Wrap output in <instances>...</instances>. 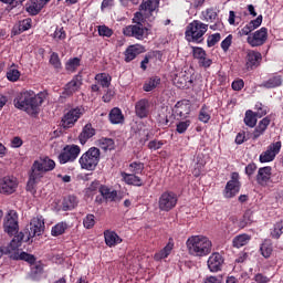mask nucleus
Returning a JSON list of instances; mask_svg holds the SVG:
<instances>
[{
  "label": "nucleus",
  "mask_w": 283,
  "mask_h": 283,
  "mask_svg": "<svg viewBox=\"0 0 283 283\" xmlns=\"http://www.w3.org/2000/svg\"><path fill=\"white\" fill-rule=\"evenodd\" d=\"M45 98H48V93L45 92L36 94L34 91H23L14 97L13 105L29 116H39L41 105H43Z\"/></svg>",
  "instance_id": "f257e3e1"
},
{
  "label": "nucleus",
  "mask_w": 283,
  "mask_h": 283,
  "mask_svg": "<svg viewBox=\"0 0 283 283\" xmlns=\"http://www.w3.org/2000/svg\"><path fill=\"white\" fill-rule=\"evenodd\" d=\"M56 163L50 159V157H43L35 160L31 167V174L27 184V191L36 193V185L45 178V174H48V171H54Z\"/></svg>",
  "instance_id": "f03ea898"
},
{
  "label": "nucleus",
  "mask_w": 283,
  "mask_h": 283,
  "mask_svg": "<svg viewBox=\"0 0 283 283\" xmlns=\"http://www.w3.org/2000/svg\"><path fill=\"white\" fill-rule=\"evenodd\" d=\"M186 247L189 255L193 258H206V255L211 253L213 242H211L207 235L197 234L187 239Z\"/></svg>",
  "instance_id": "7ed1b4c3"
},
{
  "label": "nucleus",
  "mask_w": 283,
  "mask_h": 283,
  "mask_svg": "<svg viewBox=\"0 0 283 283\" xmlns=\"http://www.w3.org/2000/svg\"><path fill=\"white\" fill-rule=\"evenodd\" d=\"M207 30H209V24H205V22L200 20H193L186 28V39L189 43H200L202 36L207 34Z\"/></svg>",
  "instance_id": "20e7f679"
},
{
  "label": "nucleus",
  "mask_w": 283,
  "mask_h": 283,
  "mask_svg": "<svg viewBox=\"0 0 283 283\" xmlns=\"http://www.w3.org/2000/svg\"><path fill=\"white\" fill-rule=\"evenodd\" d=\"M78 163L86 171H94L98 167V163H101V149L91 147L81 156Z\"/></svg>",
  "instance_id": "39448f33"
},
{
  "label": "nucleus",
  "mask_w": 283,
  "mask_h": 283,
  "mask_svg": "<svg viewBox=\"0 0 283 283\" xmlns=\"http://www.w3.org/2000/svg\"><path fill=\"white\" fill-rule=\"evenodd\" d=\"M85 114L83 107L71 108L66 114L63 115L61 120V126L63 129H71L78 122V118Z\"/></svg>",
  "instance_id": "423d86ee"
},
{
  "label": "nucleus",
  "mask_w": 283,
  "mask_h": 283,
  "mask_svg": "<svg viewBox=\"0 0 283 283\" xmlns=\"http://www.w3.org/2000/svg\"><path fill=\"white\" fill-rule=\"evenodd\" d=\"M124 36H133L137 41H143L149 36V29L143 24H130L123 29Z\"/></svg>",
  "instance_id": "0eeeda50"
},
{
  "label": "nucleus",
  "mask_w": 283,
  "mask_h": 283,
  "mask_svg": "<svg viewBox=\"0 0 283 283\" xmlns=\"http://www.w3.org/2000/svg\"><path fill=\"white\" fill-rule=\"evenodd\" d=\"M81 154V147L78 145H66L61 154L59 155L60 165H65L67 163H74L78 155Z\"/></svg>",
  "instance_id": "6e6552de"
},
{
  "label": "nucleus",
  "mask_w": 283,
  "mask_h": 283,
  "mask_svg": "<svg viewBox=\"0 0 283 283\" xmlns=\"http://www.w3.org/2000/svg\"><path fill=\"white\" fill-rule=\"evenodd\" d=\"M178 205V195L171 191H165L161 193L158 200V207L160 211L169 212L171 209H176Z\"/></svg>",
  "instance_id": "1a4fd4ad"
},
{
  "label": "nucleus",
  "mask_w": 283,
  "mask_h": 283,
  "mask_svg": "<svg viewBox=\"0 0 283 283\" xmlns=\"http://www.w3.org/2000/svg\"><path fill=\"white\" fill-rule=\"evenodd\" d=\"M19 189V179L14 176H4L0 178V193L2 196H12Z\"/></svg>",
  "instance_id": "9d476101"
},
{
  "label": "nucleus",
  "mask_w": 283,
  "mask_h": 283,
  "mask_svg": "<svg viewBox=\"0 0 283 283\" xmlns=\"http://www.w3.org/2000/svg\"><path fill=\"white\" fill-rule=\"evenodd\" d=\"M4 232L8 235H14L19 233V214L14 210H10L4 218Z\"/></svg>",
  "instance_id": "9b49d317"
},
{
  "label": "nucleus",
  "mask_w": 283,
  "mask_h": 283,
  "mask_svg": "<svg viewBox=\"0 0 283 283\" xmlns=\"http://www.w3.org/2000/svg\"><path fill=\"white\" fill-rule=\"evenodd\" d=\"M240 187H242V184H240V174L232 172L231 180L227 182L223 191L224 198H234V196H238L240 193Z\"/></svg>",
  "instance_id": "f8f14e48"
},
{
  "label": "nucleus",
  "mask_w": 283,
  "mask_h": 283,
  "mask_svg": "<svg viewBox=\"0 0 283 283\" xmlns=\"http://www.w3.org/2000/svg\"><path fill=\"white\" fill-rule=\"evenodd\" d=\"M266 39H269V30L263 27L254 33L248 35L247 41L251 48H260L266 43Z\"/></svg>",
  "instance_id": "ddd939ff"
},
{
  "label": "nucleus",
  "mask_w": 283,
  "mask_h": 283,
  "mask_svg": "<svg viewBox=\"0 0 283 283\" xmlns=\"http://www.w3.org/2000/svg\"><path fill=\"white\" fill-rule=\"evenodd\" d=\"M280 149H282V142L270 144L268 149L260 155V163H273L275 156L280 154Z\"/></svg>",
  "instance_id": "4468645a"
},
{
  "label": "nucleus",
  "mask_w": 283,
  "mask_h": 283,
  "mask_svg": "<svg viewBox=\"0 0 283 283\" xmlns=\"http://www.w3.org/2000/svg\"><path fill=\"white\" fill-rule=\"evenodd\" d=\"M201 20L206 21L207 23H214L210 25V30H220L222 28V21L218 19V12L216 9H207L206 11L201 12Z\"/></svg>",
  "instance_id": "2eb2a0df"
},
{
  "label": "nucleus",
  "mask_w": 283,
  "mask_h": 283,
  "mask_svg": "<svg viewBox=\"0 0 283 283\" xmlns=\"http://www.w3.org/2000/svg\"><path fill=\"white\" fill-rule=\"evenodd\" d=\"M260 63H262V53L259 51L249 50L245 55V70L251 72V70L260 67Z\"/></svg>",
  "instance_id": "dca6fc26"
},
{
  "label": "nucleus",
  "mask_w": 283,
  "mask_h": 283,
  "mask_svg": "<svg viewBox=\"0 0 283 283\" xmlns=\"http://www.w3.org/2000/svg\"><path fill=\"white\" fill-rule=\"evenodd\" d=\"M83 85V76L75 75L64 87L63 96H74Z\"/></svg>",
  "instance_id": "f3484780"
},
{
  "label": "nucleus",
  "mask_w": 283,
  "mask_h": 283,
  "mask_svg": "<svg viewBox=\"0 0 283 283\" xmlns=\"http://www.w3.org/2000/svg\"><path fill=\"white\" fill-rule=\"evenodd\" d=\"M45 231V220L43 217H35L30 222L29 235L35 238V235H43Z\"/></svg>",
  "instance_id": "a211bd4d"
},
{
  "label": "nucleus",
  "mask_w": 283,
  "mask_h": 283,
  "mask_svg": "<svg viewBox=\"0 0 283 283\" xmlns=\"http://www.w3.org/2000/svg\"><path fill=\"white\" fill-rule=\"evenodd\" d=\"M272 171H273V168H271V166L259 168L258 175H256V182L258 185H260V187H269V185H271Z\"/></svg>",
  "instance_id": "6ab92c4d"
},
{
  "label": "nucleus",
  "mask_w": 283,
  "mask_h": 283,
  "mask_svg": "<svg viewBox=\"0 0 283 283\" xmlns=\"http://www.w3.org/2000/svg\"><path fill=\"white\" fill-rule=\"evenodd\" d=\"M172 112L178 118H187L191 114V103L187 99L179 101L176 103Z\"/></svg>",
  "instance_id": "aec40b11"
},
{
  "label": "nucleus",
  "mask_w": 283,
  "mask_h": 283,
  "mask_svg": "<svg viewBox=\"0 0 283 283\" xmlns=\"http://www.w3.org/2000/svg\"><path fill=\"white\" fill-rule=\"evenodd\" d=\"M222 264H224V259L218 252L212 253L208 259V269L211 273H218L222 269Z\"/></svg>",
  "instance_id": "412c9836"
},
{
  "label": "nucleus",
  "mask_w": 283,
  "mask_h": 283,
  "mask_svg": "<svg viewBox=\"0 0 283 283\" xmlns=\"http://www.w3.org/2000/svg\"><path fill=\"white\" fill-rule=\"evenodd\" d=\"M193 57L199 61V65L201 67H211L213 63L211 59H207V52L202 50V48L193 46L192 48Z\"/></svg>",
  "instance_id": "4be33fe9"
},
{
  "label": "nucleus",
  "mask_w": 283,
  "mask_h": 283,
  "mask_svg": "<svg viewBox=\"0 0 283 283\" xmlns=\"http://www.w3.org/2000/svg\"><path fill=\"white\" fill-rule=\"evenodd\" d=\"M135 114L138 118H147L149 116V99L142 98L136 102Z\"/></svg>",
  "instance_id": "5701e85b"
},
{
  "label": "nucleus",
  "mask_w": 283,
  "mask_h": 283,
  "mask_svg": "<svg viewBox=\"0 0 283 283\" xmlns=\"http://www.w3.org/2000/svg\"><path fill=\"white\" fill-rule=\"evenodd\" d=\"M269 125H271V117L266 116L262 118L252 133V139L258 140L260 136H264V132L269 129Z\"/></svg>",
  "instance_id": "b1692460"
},
{
  "label": "nucleus",
  "mask_w": 283,
  "mask_h": 283,
  "mask_svg": "<svg viewBox=\"0 0 283 283\" xmlns=\"http://www.w3.org/2000/svg\"><path fill=\"white\" fill-rule=\"evenodd\" d=\"M145 52V46L140 44H133L128 46L125 51V61L126 63H129L130 61H134L138 56V54H143Z\"/></svg>",
  "instance_id": "393cba45"
},
{
  "label": "nucleus",
  "mask_w": 283,
  "mask_h": 283,
  "mask_svg": "<svg viewBox=\"0 0 283 283\" xmlns=\"http://www.w3.org/2000/svg\"><path fill=\"white\" fill-rule=\"evenodd\" d=\"M158 6H160V0H143L139 10L151 17V12H156L158 10Z\"/></svg>",
  "instance_id": "a878e982"
},
{
  "label": "nucleus",
  "mask_w": 283,
  "mask_h": 283,
  "mask_svg": "<svg viewBox=\"0 0 283 283\" xmlns=\"http://www.w3.org/2000/svg\"><path fill=\"white\" fill-rule=\"evenodd\" d=\"M171 251H174V239H169L166 247L161 249L159 252L155 253L154 260L156 262H160V260H165L166 258H169V255H171Z\"/></svg>",
  "instance_id": "bb28decb"
},
{
  "label": "nucleus",
  "mask_w": 283,
  "mask_h": 283,
  "mask_svg": "<svg viewBox=\"0 0 283 283\" xmlns=\"http://www.w3.org/2000/svg\"><path fill=\"white\" fill-rule=\"evenodd\" d=\"M104 240L105 244H107L109 248L116 247V244H120V242H123V239L118 237V233L112 230L104 231Z\"/></svg>",
  "instance_id": "cd10ccee"
},
{
  "label": "nucleus",
  "mask_w": 283,
  "mask_h": 283,
  "mask_svg": "<svg viewBox=\"0 0 283 283\" xmlns=\"http://www.w3.org/2000/svg\"><path fill=\"white\" fill-rule=\"evenodd\" d=\"M96 130L92 127V124H86L82 129L81 134L78 135V140L81 145H85L90 138L95 136Z\"/></svg>",
  "instance_id": "c85d7f7f"
},
{
  "label": "nucleus",
  "mask_w": 283,
  "mask_h": 283,
  "mask_svg": "<svg viewBox=\"0 0 283 283\" xmlns=\"http://www.w3.org/2000/svg\"><path fill=\"white\" fill-rule=\"evenodd\" d=\"M187 83H191V77H189V74H187L186 71L179 72L174 78L176 87H187Z\"/></svg>",
  "instance_id": "c756f323"
},
{
  "label": "nucleus",
  "mask_w": 283,
  "mask_h": 283,
  "mask_svg": "<svg viewBox=\"0 0 283 283\" xmlns=\"http://www.w3.org/2000/svg\"><path fill=\"white\" fill-rule=\"evenodd\" d=\"M122 178L126 185H133L134 187H143V179L136 176V174L122 172Z\"/></svg>",
  "instance_id": "7c9ffc66"
},
{
  "label": "nucleus",
  "mask_w": 283,
  "mask_h": 283,
  "mask_svg": "<svg viewBox=\"0 0 283 283\" xmlns=\"http://www.w3.org/2000/svg\"><path fill=\"white\" fill-rule=\"evenodd\" d=\"M23 238H24L23 232H20L17 235H14L9 247L7 248V253H14V251H19V248L23 242Z\"/></svg>",
  "instance_id": "2f4dec72"
},
{
  "label": "nucleus",
  "mask_w": 283,
  "mask_h": 283,
  "mask_svg": "<svg viewBox=\"0 0 283 283\" xmlns=\"http://www.w3.org/2000/svg\"><path fill=\"white\" fill-rule=\"evenodd\" d=\"M99 193L109 202H114V200H116L118 197V192L116 190H111L107 186L99 187Z\"/></svg>",
  "instance_id": "473e14b6"
},
{
  "label": "nucleus",
  "mask_w": 283,
  "mask_h": 283,
  "mask_svg": "<svg viewBox=\"0 0 283 283\" xmlns=\"http://www.w3.org/2000/svg\"><path fill=\"white\" fill-rule=\"evenodd\" d=\"M282 85V76L274 75L270 77L268 81L261 84V87H265L266 90H273L274 87H280Z\"/></svg>",
  "instance_id": "72a5a7b5"
},
{
  "label": "nucleus",
  "mask_w": 283,
  "mask_h": 283,
  "mask_svg": "<svg viewBox=\"0 0 283 283\" xmlns=\"http://www.w3.org/2000/svg\"><path fill=\"white\" fill-rule=\"evenodd\" d=\"M109 120L113 125H120L123 120H125V117L123 116V112L120 108L115 107L109 113Z\"/></svg>",
  "instance_id": "f704fd0d"
},
{
  "label": "nucleus",
  "mask_w": 283,
  "mask_h": 283,
  "mask_svg": "<svg viewBox=\"0 0 283 283\" xmlns=\"http://www.w3.org/2000/svg\"><path fill=\"white\" fill-rule=\"evenodd\" d=\"M250 241L251 235L243 233L234 237L232 244L235 249H241V247H247V244H249Z\"/></svg>",
  "instance_id": "c9c22d12"
},
{
  "label": "nucleus",
  "mask_w": 283,
  "mask_h": 283,
  "mask_svg": "<svg viewBox=\"0 0 283 283\" xmlns=\"http://www.w3.org/2000/svg\"><path fill=\"white\" fill-rule=\"evenodd\" d=\"M44 6L45 4L41 2V0H31V3L27 7V12H29V14L32 17H35L40 10H43Z\"/></svg>",
  "instance_id": "e433bc0d"
},
{
  "label": "nucleus",
  "mask_w": 283,
  "mask_h": 283,
  "mask_svg": "<svg viewBox=\"0 0 283 283\" xmlns=\"http://www.w3.org/2000/svg\"><path fill=\"white\" fill-rule=\"evenodd\" d=\"M243 123L247 125V127H255V125H258V114L251 109L247 111Z\"/></svg>",
  "instance_id": "4c0bfd02"
},
{
  "label": "nucleus",
  "mask_w": 283,
  "mask_h": 283,
  "mask_svg": "<svg viewBox=\"0 0 283 283\" xmlns=\"http://www.w3.org/2000/svg\"><path fill=\"white\" fill-rule=\"evenodd\" d=\"M158 85H160V77L154 76L144 83L143 90L144 92H153V90H156Z\"/></svg>",
  "instance_id": "58836bf2"
},
{
  "label": "nucleus",
  "mask_w": 283,
  "mask_h": 283,
  "mask_svg": "<svg viewBox=\"0 0 283 283\" xmlns=\"http://www.w3.org/2000/svg\"><path fill=\"white\" fill-rule=\"evenodd\" d=\"M95 81L103 87H109V85H112V76L107 73H98L95 75Z\"/></svg>",
  "instance_id": "ea45409f"
},
{
  "label": "nucleus",
  "mask_w": 283,
  "mask_h": 283,
  "mask_svg": "<svg viewBox=\"0 0 283 283\" xmlns=\"http://www.w3.org/2000/svg\"><path fill=\"white\" fill-rule=\"evenodd\" d=\"M65 231H67V223L65 222H60L57 224H55L52 230H51V234L54 238H59V235H63V233H65Z\"/></svg>",
  "instance_id": "a19ab883"
},
{
  "label": "nucleus",
  "mask_w": 283,
  "mask_h": 283,
  "mask_svg": "<svg viewBox=\"0 0 283 283\" xmlns=\"http://www.w3.org/2000/svg\"><path fill=\"white\" fill-rule=\"evenodd\" d=\"M81 66V59L73 57L70 59L65 64V70L67 72H76V70Z\"/></svg>",
  "instance_id": "79ce46f5"
},
{
  "label": "nucleus",
  "mask_w": 283,
  "mask_h": 283,
  "mask_svg": "<svg viewBox=\"0 0 283 283\" xmlns=\"http://www.w3.org/2000/svg\"><path fill=\"white\" fill-rule=\"evenodd\" d=\"M99 147H101V149H103V151H112V149H114V147H115L114 139L102 138L99 140Z\"/></svg>",
  "instance_id": "37998d69"
},
{
  "label": "nucleus",
  "mask_w": 283,
  "mask_h": 283,
  "mask_svg": "<svg viewBox=\"0 0 283 283\" xmlns=\"http://www.w3.org/2000/svg\"><path fill=\"white\" fill-rule=\"evenodd\" d=\"M252 223H253V211L248 210L243 214V219L239 222V227L241 229H244V227H248V224H252Z\"/></svg>",
  "instance_id": "c03bdc74"
},
{
  "label": "nucleus",
  "mask_w": 283,
  "mask_h": 283,
  "mask_svg": "<svg viewBox=\"0 0 283 283\" xmlns=\"http://www.w3.org/2000/svg\"><path fill=\"white\" fill-rule=\"evenodd\" d=\"M282 233H283V220L274 224V229L271 231V237L274 238V240H280Z\"/></svg>",
  "instance_id": "a18cd8bd"
},
{
  "label": "nucleus",
  "mask_w": 283,
  "mask_h": 283,
  "mask_svg": "<svg viewBox=\"0 0 283 283\" xmlns=\"http://www.w3.org/2000/svg\"><path fill=\"white\" fill-rule=\"evenodd\" d=\"M129 171H132V174H143V171H145V164L140 163V161H133L132 164H129L128 166Z\"/></svg>",
  "instance_id": "49530a36"
},
{
  "label": "nucleus",
  "mask_w": 283,
  "mask_h": 283,
  "mask_svg": "<svg viewBox=\"0 0 283 283\" xmlns=\"http://www.w3.org/2000/svg\"><path fill=\"white\" fill-rule=\"evenodd\" d=\"M199 120L201 123H209L211 120V114L209 113V108L207 105H203L199 112Z\"/></svg>",
  "instance_id": "de8ad7c7"
},
{
  "label": "nucleus",
  "mask_w": 283,
  "mask_h": 283,
  "mask_svg": "<svg viewBox=\"0 0 283 283\" xmlns=\"http://www.w3.org/2000/svg\"><path fill=\"white\" fill-rule=\"evenodd\" d=\"M260 251L263 258H271L273 253V245L269 242H264L263 244H261Z\"/></svg>",
  "instance_id": "09e8293b"
},
{
  "label": "nucleus",
  "mask_w": 283,
  "mask_h": 283,
  "mask_svg": "<svg viewBox=\"0 0 283 283\" xmlns=\"http://www.w3.org/2000/svg\"><path fill=\"white\" fill-rule=\"evenodd\" d=\"M147 17H149L147 13H145V11H138L135 13L134 18H133V22L136 25H143V23H145V19H147Z\"/></svg>",
  "instance_id": "8fccbe9b"
},
{
  "label": "nucleus",
  "mask_w": 283,
  "mask_h": 283,
  "mask_svg": "<svg viewBox=\"0 0 283 283\" xmlns=\"http://www.w3.org/2000/svg\"><path fill=\"white\" fill-rule=\"evenodd\" d=\"M190 126H191L190 119L179 122V123H177L176 132H177V134H185V132H187V129H189Z\"/></svg>",
  "instance_id": "3c124183"
},
{
  "label": "nucleus",
  "mask_w": 283,
  "mask_h": 283,
  "mask_svg": "<svg viewBox=\"0 0 283 283\" xmlns=\"http://www.w3.org/2000/svg\"><path fill=\"white\" fill-rule=\"evenodd\" d=\"M96 224V217L94 214H87L83 220V226L85 229H93Z\"/></svg>",
  "instance_id": "603ef678"
},
{
  "label": "nucleus",
  "mask_w": 283,
  "mask_h": 283,
  "mask_svg": "<svg viewBox=\"0 0 283 283\" xmlns=\"http://www.w3.org/2000/svg\"><path fill=\"white\" fill-rule=\"evenodd\" d=\"M97 32H98L99 36H106L107 39H109V36H112V34H114V31L112 29H109V27H107V25L97 27Z\"/></svg>",
  "instance_id": "864d4df0"
},
{
  "label": "nucleus",
  "mask_w": 283,
  "mask_h": 283,
  "mask_svg": "<svg viewBox=\"0 0 283 283\" xmlns=\"http://www.w3.org/2000/svg\"><path fill=\"white\" fill-rule=\"evenodd\" d=\"M7 78L8 81L15 83L18 78H21V72H19V70L11 69L7 72Z\"/></svg>",
  "instance_id": "5fc2aeb1"
},
{
  "label": "nucleus",
  "mask_w": 283,
  "mask_h": 283,
  "mask_svg": "<svg viewBox=\"0 0 283 283\" xmlns=\"http://www.w3.org/2000/svg\"><path fill=\"white\" fill-rule=\"evenodd\" d=\"M30 28H32V19L27 18L19 22V32H27Z\"/></svg>",
  "instance_id": "6e6d98bb"
},
{
  "label": "nucleus",
  "mask_w": 283,
  "mask_h": 283,
  "mask_svg": "<svg viewBox=\"0 0 283 283\" xmlns=\"http://www.w3.org/2000/svg\"><path fill=\"white\" fill-rule=\"evenodd\" d=\"M220 39H221L220 33H213V34L209 35L207 39L208 48H213V45L219 43Z\"/></svg>",
  "instance_id": "4d7b16f0"
},
{
  "label": "nucleus",
  "mask_w": 283,
  "mask_h": 283,
  "mask_svg": "<svg viewBox=\"0 0 283 283\" xmlns=\"http://www.w3.org/2000/svg\"><path fill=\"white\" fill-rule=\"evenodd\" d=\"M50 63L55 70H61V59L59 57V53L51 54Z\"/></svg>",
  "instance_id": "13d9d810"
},
{
  "label": "nucleus",
  "mask_w": 283,
  "mask_h": 283,
  "mask_svg": "<svg viewBox=\"0 0 283 283\" xmlns=\"http://www.w3.org/2000/svg\"><path fill=\"white\" fill-rule=\"evenodd\" d=\"M19 260H23L29 264H34V262H36V258H34V255L32 254H28V252H21L19 255Z\"/></svg>",
  "instance_id": "bf43d9fd"
},
{
  "label": "nucleus",
  "mask_w": 283,
  "mask_h": 283,
  "mask_svg": "<svg viewBox=\"0 0 283 283\" xmlns=\"http://www.w3.org/2000/svg\"><path fill=\"white\" fill-rule=\"evenodd\" d=\"M255 109H256L255 114L258 118H262V116H266V114L269 113L266 111V107L262 105V103L260 102L255 104Z\"/></svg>",
  "instance_id": "052dcab7"
},
{
  "label": "nucleus",
  "mask_w": 283,
  "mask_h": 283,
  "mask_svg": "<svg viewBox=\"0 0 283 283\" xmlns=\"http://www.w3.org/2000/svg\"><path fill=\"white\" fill-rule=\"evenodd\" d=\"M65 36H66V34H65V30L63 28H57L53 33V39L55 41H63V40H65Z\"/></svg>",
  "instance_id": "680f3d73"
},
{
  "label": "nucleus",
  "mask_w": 283,
  "mask_h": 283,
  "mask_svg": "<svg viewBox=\"0 0 283 283\" xmlns=\"http://www.w3.org/2000/svg\"><path fill=\"white\" fill-rule=\"evenodd\" d=\"M233 41V35L229 34L222 42H221V49L223 52H228L229 48H231V43Z\"/></svg>",
  "instance_id": "e2e57ef3"
},
{
  "label": "nucleus",
  "mask_w": 283,
  "mask_h": 283,
  "mask_svg": "<svg viewBox=\"0 0 283 283\" xmlns=\"http://www.w3.org/2000/svg\"><path fill=\"white\" fill-rule=\"evenodd\" d=\"M244 88V80L238 78L232 82V90L234 92H241Z\"/></svg>",
  "instance_id": "0e129e2a"
},
{
  "label": "nucleus",
  "mask_w": 283,
  "mask_h": 283,
  "mask_svg": "<svg viewBox=\"0 0 283 283\" xmlns=\"http://www.w3.org/2000/svg\"><path fill=\"white\" fill-rule=\"evenodd\" d=\"M248 24H250V28H252V30H258V28L262 25V15H258L256 19L250 21Z\"/></svg>",
  "instance_id": "69168bd1"
},
{
  "label": "nucleus",
  "mask_w": 283,
  "mask_h": 283,
  "mask_svg": "<svg viewBox=\"0 0 283 283\" xmlns=\"http://www.w3.org/2000/svg\"><path fill=\"white\" fill-rule=\"evenodd\" d=\"M254 281L256 283H270L271 279H269V276H264L262 273H259L254 276Z\"/></svg>",
  "instance_id": "338daca9"
},
{
  "label": "nucleus",
  "mask_w": 283,
  "mask_h": 283,
  "mask_svg": "<svg viewBox=\"0 0 283 283\" xmlns=\"http://www.w3.org/2000/svg\"><path fill=\"white\" fill-rule=\"evenodd\" d=\"M203 283H222V276H208L205 279Z\"/></svg>",
  "instance_id": "774afa93"
}]
</instances>
